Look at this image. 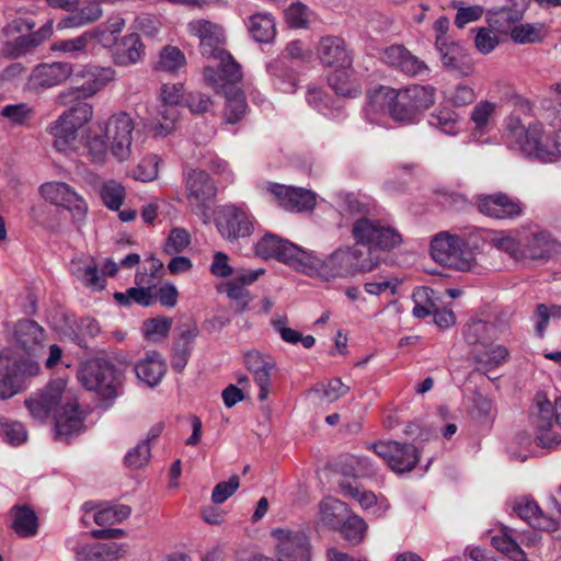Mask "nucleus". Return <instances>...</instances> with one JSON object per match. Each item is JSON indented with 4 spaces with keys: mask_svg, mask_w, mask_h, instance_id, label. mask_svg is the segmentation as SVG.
I'll return each instance as SVG.
<instances>
[{
    "mask_svg": "<svg viewBox=\"0 0 561 561\" xmlns=\"http://www.w3.org/2000/svg\"><path fill=\"white\" fill-rule=\"evenodd\" d=\"M89 44L90 35L83 33L75 38L57 41L54 43L51 48L56 51H61L65 54L77 56L81 53H84Z\"/></svg>",
    "mask_w": 561,
    "mask_h": 561,
    "instance_id": "e2e57ef3",
    "label": "nucleus"
},
{
    "mask_svg": "<svg viewBox=\"0 0 561 561\" xmlns=\"http://www.w3.org/2000/svg\"><path fill=\"white\" fill-rule=\"evenodd\" d=\"M481 214L494 219H513L523 214V204L504 193L479 196L477 201Z\"/></svg>",
    "mask_w": 561,
    "mask_h": 561,
    "instance_id": "a211bd4d",
    "label": "nucleus"
},
{
    "mask_svg": "<svg viewBox=\"0 0 561 561\" xmlns=\"http://www.w3.org/2000/svg\"><path fill=\"white\" fill-rule=\"evenodd\" d=\"M287 323L288 319L285 316L277 317L272 320L273 328L275 329V331L278 332L284 342L289 344H296L298 342H301V344L306 348H311L314 345L316 340L312 335L302 336V334L299 331H296L287 327Z\"/></svg>",
    "mask_w": 561,
    "mask_h": 561,
    "instance_id": "a19ab883",
    "label": "nucleus"
},
{
    "mask_svg": "<svg viewBox=\"0 0 561 561\" xmlns=\"http://www.w3.org/2000/svg\"><path fill=\"white\" fill-rule=\"evenodd\" d=\"M112 68H101L96 66H88L73 75L75 87L62 91L59 99L66 104L68 98L80 99L91 98L102 90L114 78Z\"/></svg>",
    "mask_w": 561,
    "mask_h": 561,
    "instance_id": "9d476101",
    "label": "nucleus"
},
{
    "mask_svg": "<svg viewBox=\"0 0 561 561\" xmlns=\"http://www.w3.org/2000/svg\"><path fill=\"white\" fill-rule=\"evenodd\" d=\"M61 115L73 124L77 129H80L92 119L93 108L89 103L79 102Z\"/></svg>",
    "mask_w": 561,
    "mask_h": 561,
    "instance_id": "680f3d73",
    "label": "nucleus"
},
{
    "mask_svg": "<svg viewBox=\"0 0 561 561\" xmlns=\"http://www.w3.org/2000/svg\"><path fill=\"white\" fill-rule=\"evenodd\" d=\"M330 87L342 96H357L360 94V85L351 78L347 70L337 69L329 77Z\"/></svg>",
    "mask_w": 561,
    "mask_h": 561,
    "instance_id": "79ce46f5",
    "label": "nucleus"
},
{
    "mask_svg": "<svg viewBox=\"0 0 561 561\" xmlns=\"http://www.w3.org/2000/svg\"><path fill=\"white\" fill-rule=\"evenodd\" d=\"M347 512V505L337 499L328 497L320 504L321 522L330 528L340 527L345 522Z\"/></svg>",
    "mask_w": 561,
    "mask_h": 561,
    "instance_id": "c9c22d12",
    "label": "nucleus"
},
{
    "mask_svg": "<svg viewBox=\"0 0 561 561\" xmlns=\"http://www.w3.org/2000/svg\"><path fill=\"white\" fill-rule=\"evenodd\" d=\"M272 536L276 539V550L282 561L302 560L308 554L307 536L301 530L274 529Z\"/></svg>",
    "mask_w": 561,
    "mask_h": 561,
    "instance_id": "aec40b11",
    "label": "nucleus"
},
{
    "mask_svg": "<svg viewBox=\"0 0 561 561\" xmlns=\"http://www.w3.org/2000/svg\"><path fill=\"white\" fill-rule=\"evenodd\" d=\"M511 38L518 44L538 43L542 39V26L540 24H519L514 26Z\"/></svg>",
    "mask_w": 561,
    "mask_h": 561,
    "instance_id": "13d9d810",
    "label": "nucleus"
},
{
    "mask_svg": "<svg viewBox=\"0 0 561 561\" xmlns=\"http://www.w3.org/2000/svg\"><path fill=\"white\" fill-rule=\"evenodd\" d=\"M431 254L435 262L462 272L472 270L476 265L473 252L466 245L462 238L440 232L431 242Z\"/></svg>",
    "mask_w": 561,
    "mask_h": 561,
    "instance_id": "20e7f679",
    "label": "nucleus"
},
{
    "mask_svg": "<svg viewBox=\"0 0 561 561\" xmlns=\"http://www.w3.org/2000/svg\"><path fill=\"white\" fill-rule=\"evenodd\" d=\"M514 512L524 520L533 526H540L539 519L541 511L538 504L528 497L517 500L513 506Z\"/></svg>",
    "mask_w": 561,
    "mask_h": 561,
    "instance_id": "bf43d9fd",
    "label": "nucleus"
},
{
    "mask_svg": "<svg viewBox=\"0 0 561 561\" xmlns=\"http://www.w3.org/2000/svg\"><path fill=\"white\" fill-rule=\"evenodd\" d=\"M371 448L393 471L399 473L411 471L419 462L417 449L411 444L380 442L374 444Z\"/></svg>",
    "mask_w": 561,
    "mask_h": 561,
    "instance_id": "2eb2a0df",
    "label": "nucleus"
},
{
    "mask_svg": "<svg viewBox=\"0 0 561 561\" xmlns=\"http://www.w3.org/2000/svg\"><path fill=\"white\" fill-rule=\"evenodd\" d=\"M307 255L301 272L314 274L327 282L370 272L377 265L369 251L364 253L357 247L339 248L327 260H321L313 252L307 251Z\"/></svg>",
    "mask_w": 561,
    "mask_h": 561,
    "instance_id": "f257e3e1",
    "label": "nucleus"
},
{
    "mask_svg": "<svg viewBox=\"0 0 561 561\" xmlns=\"http://www.w3.org/2000/svg\"><path fill=\"white\" fill-rule=\"evenodd\" d=\"M499 104L490 101H481L474 105L471 112V121L476 129L484 130L496 115Z\"/></svg>",
    "mask_w": 561,
    "mask_h": 561,
    "instance_id": "864d4df0",
    "label": "nucleus"
},
{
    "mask_svg": "<svg viewBox=\"0 0 561 561\" xmlns=\"http://www.w3.org/2000/svg\"><path fill=\"white\" fill-rule=\"evenodd\" d=\"M78 130L62 115L48 127V133L54 137V146L59 151H66L76 141Z\"/></svg>",
    "mask_w": 561,
    "mask_h": 561,
    "instance_id": "473e14b6",
    "label": "nucleus"
},
{
    "mask_svg": "<svg viewBox=\"0 0 561 561\" xmlns=\"http://www.w3.org/2000/svg\"><path fill=\"white\" fill-rule=\"evenodd\" d=\"M72 73V66L68 62L42 64L32 70L27 84L35 91L49 89L64 83Z\"/></svg>",
    "mask_w": 561,
    "mask_h": 561,
    "instance_id": "4be33fe9",
    "label": "nucleus"
},
{
    "mask_svg": "<svg viewBox=\"0 0 561 561\" xmlns=\"http://www.w3.org/2000/svg\"><path fill=\"white\" fill-rule=\"evenodd\" d=\"M264 188L272 201L289 211H307L313 209L316 205V195L309 190L277 183H267Z\"/></svg>",
    "mask_w": 561,
    "mask_h": 561,
    "instance_id": "dca6fc26",
    "label": "nucleus"
},
{
    "mask_svg": "<svg viewBox=\"0 0 561 561\" xmlns=\"http://www.w3.org/2000/svg\"><path fill=\"white\" fill-rule=\"evenodd\" d=\"M56 436L67 438L73 433H78L82 426V419L79 407L70 398L61 405L55 415Z\"/></svg>",
    "mask_w": 561,
    "mask_h": 561,
    "instance_id": "cd10ccee",
    "label": "nucleus"
},
{
    "mask_svg": "<svg viewBox=\"0 0 561 561\" xmlns=\"http://www.w3.org/2000/svg\"><path fill=\"white\" fill-rule=\"evenodd\" d=\"M159 158L154 154L144 158L133 171L137 181L149 182L158 176Z\"/></svg>",
    "mask_w": 561,
    "mask_h": 561,
    "instance_id": "69168bd1",
    "label": "nucleus"
},
{
    "mask_svg": "<svg viewBox=\"0 0 561 561\" xmlns=\"http://www.w3.org/2000/svg\"><path fill=\"white\" fill-rule=\"evenodd\" d=\"M309 15V9L302 3H294L285 11V20L293 28H307Z\"/></svg>",
    "mask_w": 561,
    "mask_h": 561,
    "instance_id": "338daca9",
    "label": "nucleus"
},
{
    "mask_svg": "<svg viewBox=\"0 0 561 561\" xmlns=\"http://www.w3.org/2000/svg\"><path fill=\"white\" fill-rule=\"evenodd\" d=\"M542 133L541 124L533 123L526 127L517 116H510L505 122L504 138L511 148L547 161L558 156L560 151L556 144L549 149L546 148L542 144Z\"/></svg>",
    "mask_w": 561,
    "mask_h": 561,
    "instance_id": "f03ea898",
    "label": "nucleus"
},
{
    "mask_svg": "<svg viewBox=\"0 0 561 561\" xmlns=\"http://www.w3.org/2000/svg\"><path fill=\"white\" fill-rule=\"evenodd\" d=\"M125 195V187L115 180L104 182L100 188L102 202L112 210L119 209L124 203Z\"/></svg>",
    "mask_w": 561,
    "mask_h": 561,
    "instance_id": "49530a36",
    "label": "nucleus"
},
{
    "mask_svg": "<svg viewBox=\"0 0 561 561\" xmlns=\"http://www.w3.org/2000/svg\"><path fill=\"white\" fill-rule=\"evenodd\" d=\"M268 72L275 78V84L284 93H293L296 89V77L293 70L285 67L282 60L268 65Z\"/></svg>",
    "mask_w": 561,
    "mask_h": 561,
    "instance_id": "a18cd8bd",
    "label": "nucleus"
},
{
    "mask_svg": "<svg viewBox=\"0 0 561 561\" xmlns=\"http://www.w3.org/2000/svg\"><path fill=\"white\" fill-rule=\"evenodd\" d=\"M78 378L87 390L95 391L104 399L115 398L121 385L116 368L104 358H93L84 363Z\"/></svg>",
    "mask_w": 561,
    "mask_h": 561,
    "instance_id": "39448f33",
    "label": "nucleus"
},
{
    "mask_svg": "<svg viewBox=\"0 0 561 561\" xmlns=\"http://www.w3.org/2000/svg\"><path fill=\"white\" fill-rule=\"evenodd\" d=\"M134 130L135 122L126 112L113 114L105 124L104 136L108 149L119 162L128 160L131 156Z\"/></svg>",
    "mask_w": 561,
    "mask_h": 561,
    "instance_id": "6e6552de",
    "label": "nucleus"
},
{
    "mask_svg": "<svg viewBox=\"0 0 561 561\" xmlns=\"http://www.w3.org/2000/svg\"><path fill=\"white\" fill-rule=\"evenodd\" d=\"M70 270L72 275H75L84 286L98 290L104 287L99 274L98 265L93 261L87 262L81 259L72 260L70 263Z\"/></svg>",
    "mask_w": 561,
    "mask_h": 561,
    "instance_id": "e433bc0d",
    "label": "nucleus"
},
{
    "mask_svg": "<svg viewBox=\"0 0 561 561\" xmlns=\"http://www.w3.org/2000/svg\"><path fill=\"white\" fill-rule=\"evenodd\" d=\"M244 364L260 388L259 399L266 400L271 392V375L276 370L275 360L260 352H249L245 354Z\"/></svg>",
    "mask_w": 561,
    "mask_h": 561,
    "instance_id": "5701e85b",
    "label": "nucleus"
},
{
    "mask_svg": "<svg viewBox=\"0 0 561 561\" xmlns=\"http://www.w3.org/2000/svg\"><path fill=\"white\" fill-rule=\"evenodd\" d=\"M514 529L504 526L501 535L492 537V546L513 561H528L525 551L513 537Z\"/></svg>",
    "mask_w": 561,
    "mask_h": 561,
    "instance_id": "72a5a7b5",
    "label": "nucleus"
},
{
    "mask_svg": "<svg viewBox=\"0 0 561 561\" xmlns=\"http://www.w3.org/2000/svg\"><path fill=\"white\" fill-rule=\"evenodd\" d=\"M436 90L432 85L412 84L399 90V102L393 110V119L411 122L416 112L425 111L435 103Z\"/></svg>",
    "mask_w": 561,
    "mask_h": 561,
    "instance_id": "9b49d317",
    "label": "nucleus"
},
{
    "mask_svg": "<svg viewBox=\"0 0 561 561\" xmlns=\"http://www.w3.org/2000/svg\"><path fill=\"white\" fill-rule=\"evenodd\" d=\"M12 339L15 345L27 354H35L41 350L46 340V333L42 325L31 319H22L14 323Z\"/></svg>",
    "mask_w": 561,
    "mask_h": 561,
    "instance_id": "a878e982",
    "label": "nucleus"
},
{
    "mask_svg": "<svg viewBox=\"0 0 561 561\" xmlns=\"http://www.w3.org/2000/svg\"><path fill=\"white\" fill-rule=\"evenodd\" d=\"M145 54L139 35L133 33L123 37L115 54V62L121 66L138 62Z\"/></svg>",
    "mask_w": 561,
    "mask_h": 561,
    "instance_id": "2f4dec72",
    "label": "nucleus"
},
{
    "mask_svg": "<svg viewBox=\"0 0 561 561\" xmlns=\"http://www.w3.org/2000/svg\"><path fill=\"white\" fill-rule=\"evenodd\" d=\"M414 307L412 313L415 318L423 319L432 314L437 307L434 300V290L430 287H419L413 291Z\"/></svg>",
    "mask_w": 561,
    "mask_h": 561,
    "instance_id": "37998d69",
    "label": "nucleus"
},
{
    "mask_svg": "<svg viewBox=\"0 0 561 561\" xmlns=\"http://www.w3.org/2000/svg\"><path fill=\"white\" fill-rule=\"evenodd\" d=\"M137 377L150 387L157 386L167 371V364L162 356L152 352L135 366Z\"/></svg>",
    "mask_w": 561,
    "mask_h": 561,
    "instance_id": "c85d7f7f",
    "label": "nucleus"
},
{
    "mask_svg": "<svg viewBox=\"0 0 561 561\" xmlns=\"http://www.w3.org/2000/svg\"><path fill=\"white\" fill-rule=\"evenodd\" d=\"M531 424L537 430V438L543 446H549L551 443H558L557 437L550 436L553 424L556 423V408L547 398L538 393L535 398V405L530 415Z\"/></svg>",
    "mask_w": 561,
    "mask_h": 561,
    "instance_id": "393cba45",
    "label": "nucleus"
},
{
    "mask_svg": "<svg viewBox=\"0 0 561 561\" xmlns=\"http://www.w3.org/2000/svg\"><path fill=\"white\" fill-rule=\"evenodd\" d=\"M510 5L490 10L486 14L489 25L500 32H512V28L522 21L529 5V0H506Z\"/></svg>",
    "mask_w": 561,
    "mask_h": 561,
    "instance_id": "b1692460",
    "label": "nucleus"
},
{
    "mask_svg": "<svg viewBox=\"0 0 561 561\" xmlns=\"http://www.w3.org/2000/svg\"><path fill=\"white\" fill-rule=\"evenodd\" d=\"M114 299L123 306L129 305L131 301L137 302L140 306L149 307L156 301V295L153 294L152 287H131L125 293H115Z\"/></svg>",
    "mask_w": 561,
    "mask_h": 561,
    "instance_id": "c03bdc74",
    "label": "nucleus"
},
{
    "mask_svg": "<svg viewBox=\"0 0 561 561\" xmlns=\"http://www.w3.org/2000/svg\"><path fill=\"white\" fill-rule=\"evenodd\" d=\"M382 59L386 64L410 76H422L430 72L427 65L412 55L402 45H392L385 49Z\"/></svg>",
    "mask_w": 561,
    "mask_h": 561,
    "instance_id": "bb28decb",
    "label": "nucleus"
},
{
    "mask_svg": "<svg viewBox=\"0 0 561 561\" xmlns=\"http://www.w3.org/2000/svg\"><path fill=\"white\" fill-rule=\"evenodd\" d=\"M358 211L366 214L364 208ZM352 236L357 243L380 251H391L403 242V237L397 228L366 215L353 222Z\"/></svg>",
    "mask_w": 561,
    "mask_h": 561,
    "instance_id": "7ed1b4c3",
    "label": "nucleus"
},
{
    "mask_svg": "<svg viewBox=\"0 0 561 561\" xmlns=\"http://www.w3.org/2000/svg\"><path fill=\"white\" fill-rule=\"evenodd\" d=\"M522 260H541L561 252V243L543 230H531L522 234Z\"/></svg>",
    "mask_w": 561,
    "mask_h": 561,
    "instance_id": "412c9836",
    "label": "nucleus"
},
{
    "mask_svg": "<svg viewBox=\"0 0 561 561\" xmlns=\"http://www.w3.org/2000/svg\"><path fill=\"white\" fill-rule=\"evenodd\" d=\"M340 527L342 528L344 538L353 545H357L362 541L367 529L365 520L357 515L347 517Z\"/></svg>",
    "mask_w": 561,
    "mask_h": 561,
    "instance_id": "052dcab7",
    "label": "nucleus"
},
{
    "mask_svg": "<svg viewBox=\"0 0 561 561\" xmlns=\"http://www.w3.org/2000/svg\"><path fill=\"white\" fill-rule=\"evenodd\" d=\"M494 332L493 324L482 320H472L466 325L463 336L470 345H485L493 339Z\"/></svg>",
    "mask_w": 561,
    "mask_h": 561,
    "instance_id": "ea45409f",
    "label": "nucleus"
},
{
    "mask_svg": "<svg viewBox=\"0 0 561 561\" xmlns=\"http://www.w3.org/2000/svg\"><path fill=\"white\" fill-rule=\"evenodd\" d=\"M471 417L479 423H489L494 417L493 402L490 398L477 392L472 397Z\"/></svg>",
    "mask_w": 561,
    "mask_h": 561,
    "instance_id": "5fc2aeb1",
    "label": "nucleus"
},
{
    "mask_svg": "<svg viewBox=\"0 0 561 561\" xmlns=\"http://www.w3.org/2000/svg\"><path fill=\"white\" fill-rule=\"evenodd\" d=\"M185 186L191 211L204 224H209L210 210L217 195L213 179L205 171L192 170L187 173Z\"/></svg>",
    "mask_w": 561,
    "mask_h": 561,
    "instance_id": "423d86ee",
    "label": "nucleus"
},
{
    "mask_svg": "<svg viewBox=\"0 0 561 561\" xmlns=\"http://www.w3.org/2000/svg\"><path fill=\"white\" fill-rule=\"evenodd\" d=\"M254 253L263 259H276L297 271L304 270L307 251L274 233L264 234L254 245Z\"/></svg>",
    "mask_w": 561,
    "mask_h": 561,
    "instance_id": "1a4fd4ad",
    "label": "nucleus"
},
{
    "mask_svg": "<svg viewBox=\"0 0 561 561\" xmlns=\"http://www.w3.org/2000/svg\"><path fill=\"white\" fill-rule=\"evenodd\" d=\"M443 65L450 71H459L462 75H468L463 69L465 53L461 47L455 43H446L445 49H438Z\"/></svg>",
    "mask_w": 561,
    "mask_h": 561,
    "instance_id": "603ef678",
    "label": "nucleus"
},
{
    "mask_svg": "<svg viewBox=\"0 0 561 561\" xmlns=\"http://www.w3.org/2000/svg\"><path fill=\"white\" fill-rule=\"evenodd\" d=\"M172 327V319L168 317H157L144 322L142 332L147 340L160 342L164 340Z\"/></svg>",
    "mask_w": 561,
    "mask_h": 561,
    "instance_id": "09e8293b",
    "label": "nucleus"
},
{
    "mask_svg": "<svg viewBox=\"0 0 561 561\" xmlns=\"http://www.w3.org/2000/svg\"><path fill=\"white\" fill-rule=\"evenodd\" d=\"M320 400L334 402L350 391V387L342 382L340 378H333L327 383H317L311 390Z\"/></svg>",
    "mask_w": 561,
    "mask_h": 561,
    "instance_id": "de8ad7c7",
    "label": "nucleus"
},
{
    "mask_svg": "<svg viewBox=\"0 0 561 561\" xmlns=\"http://www.w3.org/2000/svg\"><path fill=\"white\" fill-rule=\"evenodd\" d=\"M215 65H207L204 69V80L216 93L234 88L241 81L240 65L226 50L210 58Z\"/></svg>",
    "mask_w": 561,
    "mask_h": 561,
    "instance_id": "ddd939ff",
    "label": "nucleus"
},
{
    "mask_svg": "<svg viewBox=\"0 0 561 561\" xmlns=\"http://www.w3.org/2000/svg\"><path fill=\"white\" fill-rule=\"evenodd\" d=\"M248 30L259 43H271L276 35L275 19L271 13H255L249 18Z\"/></svg>",
    "mask_w": 561,
    "mask_h": 561,
    "instance_id": "c756f323",
    "label": "nucleus"
},
{
    "mask_svg": "<svg viewBox=\"0 0 561 561\" xmlns=\"http://www.w3.org/2000/svg\"><path fill=\"white\" fill-rule=\"evenodd\" d=\"M102 10L99 3H90L80 10H76L70 16L62 21L65 27H78L99 20Z\"/></svg>",
    "mask_w": 561,
    "mask_h": 561,
    "instance_id": "8fccbe9b",
    "label": "nucleus"
},
{
    "mask_svg": "<svg viewBox=\"0 0 561 561\" xmlns=\"http://www.w3.org/2000/svg\"><path fill=\"white\" fill-rule=\"evenodd\" d=\"M368 100V106L371 112H387L393 118V110L399 102V90L380 85L369 92Z\"/></svg>",
    "mask_w": 561,
    "mask_h": 561,
    "instance_id": "7c9ffc66",
    "label": "nucleus"
},
{
    "mask_svg": "<svg viewBox=\"0 0 561 561\" xmlns=\"http://www.w3.org/2000/svg\"><path fill=\"white\" fill-rule=\"evenodd\" d=\"M38 193L48 203L66 208L72 217L81 220L88 213V203L65 182L51 181L39 185Z\"/></svg>",
    "mask_w": 561,
    "mask_h": 561,
    "instance_id": "4468645a",
    "label": "nucleus"
},
{
    "mask_svg": "<svg viewBox=\"0 0 561 561\" xmlns=\"http://www.w3.org/2000/svg\"><path fill=\"white\" fill-rule=\"evenodd\" d=\"M131 510L128 505H114L100 510L94 514V522L100 525H113L121 523L130 516Z\"/></svg>",
    "mask_w": 561,
    "mask_h": 561,
    "instance_id": "6e6d98bb",
    "label": "nucleus"
},
{
    "mask_svg": "<svg viewBox=\"0 0 561 561\" xmlns=\"http://www.w3.org/2000/svg\"><path fill=\"white\" fill-rule=\"evenodd\" d=\"M126 548L127 545L125 543H95L94 549L96 550V554H94V557L96 561H117L126 554Z\"/></svg>",
    "mask_w": 561,
    "mask_h": 561,
    "instance_id": "774afa93",
    "label": "nucleus"
},
{
    "mask_svg": "<svg viewBox=\"0 0 561 561\" xmlns=\"http://www.w3.org/2000/svg\"><path fill=\"white\" fill-rule=\"evenodd\" d=\"M14 531L20 537H32L37 533V516L35 512L26 506L12 510Z\"/></svg>",
    "mask_w": 561,
    "mask_h": 561,
    "instance_id": "4c0bfd02",
    "label": "nucleus"
},
{
    "mask_svg": "<svg viewBox=\"0 0 561 561\" xmlns=\"http://www.w3.org/2000/svg\"><path fill=\"white\" fill-rule=\"evenodd\" d=\"M227 98L225 107V119L229 124H234L240 121L247 111V102L243 93L236 88L222 90Z\"/></svg>",
    "mask_w": 561,
    "mask_h": 561,
    "instance_id": "58836bf2",
    "label": "nucleus"
},
{
    "mask_svg": "<svg viewBox=\"0 0 561 561\" xmlns=\"http://www.w3.org/2000/svg\"><path fill=\"white\" fill-rule=\"evenodd\" d=\"M428 124L445 134L453 135L456 133L457 115L448 110H439L430 115Z\"/></svg>",
    "mask_w": 561,
    "mask_h": 561,
    "instance_id": "0e129e2a",
    "label": "nucleus"
},
{
    "mask_svg": "<svg viewBox=\"0 0 561 561\" xmlns=\"http://www.w3.org/2000/svg\"><path fill=\"white\" fill-rule=\"evenodd\" d=\"M67 382L62 378L50 381L42 391L25 400L32 417L44 422L57 407L64 404L71 397L66 392Z\"/></svg>",
    "mask_w": 561,
    "mask_h": 561,
    "instance_id": "f8f14e48",
    "label": "nucleus"
},
{
    "mask_svg": "<svg viewBox=\"0 0 561 561\" xmlns=\"http://www.w3.org/2000/svg\"><path fill=\"white\" fill-rule=\"evenodd\" d=\"M215 225L225 240L236 242L252 234L254 217L247 208L228 204L217 208Z\"/></svg>",
    "mask_w": 561,
    "mask_h": 561,
    "instance_id": "0eeeda50",
    "label": "nucleus"
},
{
    "mask_svg": "<svg viewBox=\"0 0 561 561\" xmlns=\"http://www.w3.org/2000/svg\"><path fill=\"white\" fill-rule=\"evenodd\" d=\"M0 425L3 438L8 444L19 446L26 442L27 432L21 422L3 419L0 421Z\"/></svg>",
    "mask_w": 561,
    "mask_h": 561,
    "instance_id": "4d7b16f0",
    "label": "nucleus"
},
{
    "mask_svg": "<svg viewBox=\"0 0 561 561\" xmlns=\"http://www.w3.org/2000/svg\"><path fill=\"white\" fill-rule=\"evenodd\" d=\"M186 57L184 53L176 46H164L156 64V69L168 73L176 75L186 67Z\"/></svg>",
    "mask_w": 561,
    "mask_h": 561,
    "instance_id": "f704fd0d",
    "label": "nucleus"
},
{
    "mask_svg": "<svg viewBox=\"0 0 561 561\" xmlns=\"http://www.w3.org/2000/svg\"><path fill=\"white\" fill-rule=\"evenodd\" d=\"M490 244L515 260H522V236L516 239L506 232H495L490 239Z\"/></svg>",
    "mask_w": 561,
    "mask_h": 561,
    "instance_id": "3c124183",
    "label": "nucleus"
},
{
    "mask_svg": "<svg viewBox=\"0 0 561 561\" xmlns=\"http://www.w3.org/2000/svg\"><path fill=\"white\" fill-rule=\"evenodd\" d=\"M318 58L324 67L347 70L352 67L353 56L343 38L324 36L317 47Z\"/></svg>",
    "mask_w": 561,
    "mask_h": 561,
    "instance_id": "6ab92c4d",
    "label": "nucleus"
},
{
    "mask_svg": "<svg viewBox=\"0 0 561 561\" xmlns=\"http://www.w3.org/2000/svg\"><path fill=\"white\" fill-rule=\"evenodd\" d=\"M187 31L192 36L199 39V51L207 59L225 49V34L220 25L208 20H193L187 24Z\"/></svg>",
    "mask_w": 561,
    "mask_h": 561,
    "instance_id": "f3484780",
    "label": "nucleus"
}]
</instances>
